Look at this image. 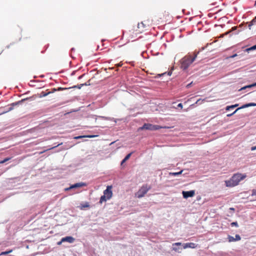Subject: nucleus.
I'll use <instances>...</instances> for the list:
<instances>
[{
	"label": "nucleus",
	"mask_w": 256,
	"mask_h": 256,
	"mask_svg": "<svg viewBox=\"0 0 256 256\" xmlns=\"http://www.w3.org/2000/svg\"><path fill=\"white\" fill-rule=\"evenodd\" d=\"M246 176V174L236 173L234 174L229 180H226L225 184L227 187H234L238 184L239 182L244 179Z\"/></svg>",
	"instance_id": "1"
},
{
	"label": "nucleus",
	"mask_w": 256,
	"mask_h": 256,
	"mask_svg": "<svg viewBox=\"0 0 256 256\" xmlns=\"http://www.w3.org/2000/svg\"><path fill=\"white\" fill-rule=\"evenodd\" d=\"M197 54H195L194 56L187 55L181 60V68L184 70L186 69L195 60L197 56Z\"/></svg>",
	"instance_id": "2"
},
{
	"label": "nucleus",
	"mask_w": 256,
	"mask_h": 256,
	"mask_svg": "<svg viewBox=\"0 0 256 256\" xmlns=\"http://www.w3.org/2000/svg\"><path fill=\"white\" fill-rule=\"evenodd\" d=\"M150 188L151 187L147 184L143 185L136 194V196L138 198H142Z\"/></svg>",
	"instance_id": "3"
},
{
	"label": "nucleus",
	"mask_w": 256,
	"mask_h": 256,
	"mask_svg": "<svg viewBox=\"0 0 256 256\" xmlns=\"http://www.w3.org/2000/svg\"><path fill=\"white\" fill-rule=\"evenodd\" d=\"M112 186H107L106 189L104 191V194L108 199H110L112 196Z\"/></svg>",
	"instance_id": "4"
},
{
	"label": "nucleus",
	"mask_w": 256,
	"mask_h": 256,
	"mask_svg": "<svg viewBox=\"0 0 256 256\" xmlns=\"http://www.w3.org/2000/svg\"><path fill=\"white\" fill-rule=\"evenodd\" d=\"M183 197L184 198H187L189 197H192L195 194V191L194 190L190 191H183L182 192Z\"/></svg>",
	"instance_id": "5"
},
{
	"label": "nucleus",
	"mask_w": 256,
	"mask_h": 256,
	"mask_svg": "<svg viewBox=\"0 0 256 256\" xmlns=\"http://www.w3.org/2000/svg\"><path fill=\"white\" fill-rule=\"evenodd\" d=\"M148 25L144 24V22H141L140 23H138V32L142 33L144 30H146Z\"/></svg>",
	"instance_id": "6"
},
{
	"label": "nucleus",
	"mask_w": 256,
	"mask_h": 256,
	"mask_svg": "<svg viewBox=\"0 0 256 256\" xmlns=\"http://www.w3.org/2000/svg\"><path fill=\"white\" fill-rule=\"evenodd\" d=\"M86 186V184L84 182L76 183L72 185L70 187L66 188V190H70L72 188H80V187L84 186Z\"/></svg>",
	"instance_id": "7"
},
{
	"label": "nucleus",
	"mask_w": 256,
	"mask_h": 256,
	"mask_svg": "<svg viewBox=\"0 0 256 256\" xmlns=\"http://www.w3.org/2000/svg\"><path fill=\"white\" fill-rule=\"evenodd\" d=\"M184 248L186 249L187 248H194L196 247L197 245L193 242H188L184 244L183 245Z\"/></svg>",
	"instance_id": "8"
},
{
	"label": "nucleus",
	"mask_w": 256,
	"mask_h": 256,
	"mask_svg": "<svg viewBox=\"0 0 256 256\" xmlns=\"http://www.w3.org/2000/svg\"><path fill=\"white\" fill-rule=\"evenodd\" d=\"M74 240L75 239L71 236H68L62 238V242H66L69 243H73L74 242Z\"/></svg>",
	"instance_id": "9"
},
{
	"label": "nucleus",
	"mask_w": 256,
	"mask_h": 256,
	"mask_svg": "<svg viewBox=\"0 0 256 256\" xmlns=\"http://www.w3.org/2000/svg\"><path fill=\"white\" fill-rule=\"evenodd\" d=\"M252 106H256V103L250 102V103L245 104L243 105L241 107L238 108L234 112H236L238 110H239L240 109L244 108H248V107Z\"/></svg>",
	"instance_id": "10"
},
{
	"label": "nucleus",
	"mask_w": 256,
	"mask_h": 256,
	"mask_svg": "<svg viewBox=\"0 0 256 256\" xmlns=\"http://www.w3.org/2000/svg\"><path fill=\"white\" fill-rule=\"evenodd\" d=\"M152 124H144L143 126L140 128V130H152Z\"/></svg>",
	"instance_id": "11"
},
{
	"label": "nucleus",
	"mask_w": 256,
	"mask_h": 256,
	"mask_svg": "<svg viewBox=\"0 0 256 256\" xmlns=\"http://www.w3.org/2000/svg\"><path fill=\"white\" fill-rule=\"evenodd\" d=\"M80 210H83L84 208H89L90 204H89L88 202H86L84 204H80Z\"/></svg>",
	"instance_id": "12"
},
{
	"label": "nucleus",
	"mask_w": 256,
	"mask_h": 256,
	"mask_svg": "<svg viewBox=\"0 0 256 256\" xmlns=\"http://www.w3.org/2000/svg\"><path fill=\"white\" fill-rule=\"evenodd\" d=\"M132 153V152H130L124 158L122 161L121 165L123 164L124 162H125L127 160H128L130 158Z\"/></svg>",
	"instance_id": "13"
},
{
	"label": "nucleus",
	"mask_w": 256,
	"mask_h": 256,
	"mask_svg": "<svg viewBox=\"0 0 256 256\" xmlns=\"http://www.w3.org/2000/svg\"><path fill=\"white\" fill-rule=\"evenodd\" d=\"M255 86H256V82H255L253 84H250V85H248V86H244V87L242 88L239 90H245L246 88H250Z\"/></svg>",
	"instance_id": "14"
},
{
	"label": "nucleus",
	"mask_w": 256,
	"mask_h": 256,
	"mask_svg": "<svg viewBox=\"0 0 256 256\" xmlns=\"http://www.w3.org/2000/svg\"><path fill=\"white\" fill-rule=\"evenodd\" d=\"M108 200V199L104 194L100 197L99 202L102 204L104 202H106Z\"/></svg>",
	"instance_id": "15"
},
{
	"label": "nucleus",
	"mask_w": 256,
	"mask_h": 256,
	"mask_svg": "<svg viewBox=\"0 0 256 256\" xmlns=\"http://www.w3.org/2000/svg\"><path fill=\"white\" fill-rule=\"evenodd\" d=\"M62 88V87H60L58 88V89H55V88H54L53 89V91L52 92H56L57 90L58 91H60V90H68V89H69V88Z\"/></svg>",
	"instance_id": "16"
},
{
	"label": "nucleus",
	"mask_w": 256,
	"mask_h": 256,
	"mask_svg": "<svg viewBox=\"0 0 256 256\" xmlns=\"http://www.w3.org/2000/svg\"><path fill=\"white\" fill-rule=\"evenodd\" d=\"M52 92H42L41 93H40V97H44V96H47L49 94L52 93Z\"/></svg>",
	"instance_id": "17"
},
{
	"label": "nucleus",
	"mask_w": 256,
	"mask_h": 256,
	"mask_svg": "<svg viewBox=\"0 0 256 256\" xmlns=\"http://www.w3.org/2000/svg\"><path fill=\"white\" fill-rule=\"evenodd\" d=\"M238 106V104H236L234 105H232V106H227L226 107V110H230V108H234L236 106Z\"/></svg>",
	"instance_id": "18"
},
{
	"label": "nucleus",
	"mask_w": 256,
	"mask_h": 256,
	"mask_svg": "<svg viewBox=\"0 0 256 256\" xmlns=\"http://www.w3.org/2000/svg\"><path fill=\"white\" fill-rule=\"evenodd\" d=\"M182 171L183 170H182L180 172H170V174L171 176H176L181 174L182 173Z\"/></svg>",
	"instance_id": "19"
},
{
	"label": "nucleus",
	"mask_w": 256,
	"mask_h": 256,
	"mask_svg": "<svg viewBox=\"0 0 256 256\" xmlns=\"http://www.w3.org/2000/svg\"><path fill=\"white\" fill-rule=\"evenodd\" d=\"M166 74L168 76H171L172 72H169L168 73L166 72H164V73H162V74H158V77H160L161 76H164V75Z\"/></svg>",
	"instance_id": "20"
},
{
	"label": "nucleus",
	"mask_w": 256,
	"mask_h": 256,
	"mask_svg": "<svg viewBox=\"0 0 256 256\" xmlns=\"http://www.w3.org/2000/svg\"><path fill=\"white\" fill-rule=\"evenodd\" d=\"M152 130H159L160 129V128H162L161 126H158V125H153L152 124Z\"/></svg>",
	"instance_id": "21"
},
{
	"label": "nucleus",
	"mask_w": 256,
	"mask_h": 256,
	"mask_svg": "<svg viewBox=\"0 0 256 256\" xmlns=\"http://www.w3.org/2000/svg\"><path fill=\"white\" fill-rule=\"evenodd\" d=\"M228 238L229 242H232L236 241L235 238L233 236H228Z\"/></svg>",
	"instance_id": "22"
},
{
	"label": "nucleus",
	"mask_w": 256,
	"mask_h": 256,
	"mask_svg": "<svg viewBox=\"0 0 256 256\" xmlns=\"http://www.w3.org/2000/svg\"><path fill=\"white\" fill-rule=\"evenodd\" d=\"M256 23V16L250 22V24L248 25L250 26Z\"/></svg>",
	"instance_id": "23"
},
{
	"label": "nucleus",
	"mask_w": 256,
	"mask_h": 256,
	"mask_svg": "<svg viewBox=\"0 0 256 256\" xmlns=\"http://www.w3.org/2000/svg\"><path fill=\"white\" fill-rule=\"evenodd\" d=\"M256 44L254 46H252V47H250V48H246V50L247 52H248V51H250V50H256Z\"/></svg>",
	"instance_id": "24"
},
{
	"label": "nucleus",
	"mask_w": 256,
	"mask_h": 256,
	"mask_svg": "<svg viewBox=\"0 0 256 256\" xmlns=\"http://www.w3.org/2000/svg\"><path fill=\"white\" fill-rule=\"evenodd\" d=\"M10 158H4V160L0 161V164H4V163L10 160Z\"/></svg>",
	"instance_id": "25"
},
{
	"label": "nucleus",
	"mask_w": 256,
	"mask_h": 256,
	"mask_svg": "<svg viewBox=\"0 0 256 256\" xmlns=\"http://www.w3.org/2000/svg\"><path fill=\"white\" fill-rule=\"evenodd\" d=\"M12 252V250H10L9 251L3 252H1L0 255H6V254H7L11 252Z\"/></svg>",
	"instance_id": "26"
},
{
	"label": "nucleus",
	"mask_w": 256,
	"mask_h": 256,
	"mask_svg": "<svg viewBox=\"0 0 256 256\" xmlns=\"http://www.w3.org/2000/svg\"><path fill=\"white\" fill-rule=\"evenodd\" d=\"M61 144H58L57 146H53V147H52V148H48V150H44V152H42H42H46V150H50L53 149V148H56V147L60 145Z\"/></svg>",
	"instance_id": "27"
},
{
	"label": "nucleus",
	"mask_w": 256,
	"mask_h": 256,
	"mask_svg": "<svg viewBox=\"0 0 256 256\" xmlns=\"http://www.w3.org/2000/svg\"><path fill=\"white\" fill-rule=\"evenodd\" d=\"M235 238L236 241H238V240H240L241 238L238 234H236V238Z\"/></svg>",
	"instance_id": "28"
},
{
	"label": "nucleus",
	"mask_w": 256,
	"mask_h": 256,
	"mask_svg": "<svg viewBox=\"0 0 256 256\" xmlns=\"http://www.w3.org/2000/svg\"><path fill=\"white\" fill-rule=\"evenodd\" d=\"M231 226H236V227H238V222H232V223H231Z\"/></svg>",
	"instance_id": "29"
},
{
	"label": "nucleus",
	"mask_w": 256,
	"mask_h": 256,
	"mask_svg": "<svg viewBox=\"0 0 256 256\" xmlns=\"http://www.w3.org/2000/svg\"><path fill=\"white\" fill-rule=\"evenodd\" d=\"M182 245V243L181 242H176V243H174L172 244V246H181Z\"/></svg>",
	"instance_id": "30"
},
{
	"label": "nucleus",
	"mask_w": 256,
	"mask_h": 256,
	"mask_svg": "<svg viewBox=\"0 0 256 256\" xmlns=\"http://www.w3.org/2000/svg\"><path fill=\"white\" fill-rule=\"evenodd\" d=\"M95 136H96L90 135V136H84L83 137H86V138H94Z\"/></svg>",
	"instance_id": "31"
},
{
	"label": "nucleus",
	"mask_w": 256,
	"mask_h": 256,
	"mask_svg": "<svg viewBox=\"0 0 256 256\" xmlns=\"http://www.w3.org/2000/svg\"><path fill=\"white\" fill-rule=\"evenodd\" d=\"M252 196H256V190H252Z\"/></svg>",
	"instance_id": "32"
},
{
	"label": "nucleus",
	"mask_w": 256,
	"mask_h": 256,
	"mask_svg": "<svg viewBox=\"0 0 256 256\" xmlns=\"http://www.w3.org/2000/svg\"><path fill=\"white\" fill-rule=\"evenodd\" d=\"M122 62H120L117 64H116V67H120V66H122Z\"/></svg>",
	"instance_id": "33"
},
{
	"label": "nucleus",
	"mask_w": 256,
	"mask_h": 256,
	"mask_svg": "<svg viewBox=\"0 0 256 256\" xmlns=\"http://www.w3.org/2000/svg\"><path fill=\"white\" fill-rule=\"evenodd\" d=\"M236 56H237V54H233L232 56H230L229 57V58H234V57H236Z\"/></svg>",
	"instance_id": "34"
},
{
	"label": "nucleus",
	"mask_w": 256,
	"mask_h": 256,
	"mask_svg": "<svg viewBox=\"0 0 256 256\" xmlns=\"http://www.w3.org/2000/svg\"><path fill=\"white\" fill-rule=\"evenodd\" d=\"M178 106L179 107V108H182V104L180 103V104H178Z\"/></svg>",
	"instance_id": "35"
},
{
	"label": "nucleus",
	"mask_w": 256,
	"mask_h": 256,
	"mask_svg": "<svg viewBox=\"0 0 256 256\" xmlns=\"http://www.w3.org/2000/svg\"><path fill=\"white\" fill-rule=\"evenodd\" d=\"M236 112H232V114H227V116L228 117H230V116H231L232 115H233L234 114H235Z\"/></svg>",
	"instance_id": "36"
},
{
	"label": "nucleus",
	"mask_w": 256,
	"mask_h": 256,
	"mask_svg": "<svg viewBox=\"0 0 256 256\" xmlns=\"http://www.w3.org/2000/svg\"><path fill=\"white\" fill-rule=\"evenodd\" d=\"M256 150V146H252V148H251V150Z\"/></svg>",
	"instance_id": "37"
},
{
	"label": "nucleus",
	"mask_w": 256,
	"mask_h": 256,
	"mask_svg": "<svg viewBox=\"0 0 256 256\" xmlns=\"http://www.w3.org/2000/svg\"><path fill=\"white\" fill-rule=\"evenodd\" d=\"M172 250H174L175 252H177L178 250L177 248L173 247Z\"/></svg>",
	"instance_id": "38"
},
{
	"label": "nucleus",
	"mask_w": 256,
	"mask_h": 256,
	"mask_svg": "<svg viewBox=\"0 0 256 256\" xmlns=\"http://www.w3.org/2000/svg\"><path fill=\"white\" fill-rule=\"evenodd\" d=\"M62 242H62V240H61L60 242H58V244H58V245H60V244H62Z\"/></svg>",
	"instance_id": "39"
},
{
	"label": "nucleus",
	"mask_w": 256,
	"mask_h": 256,
	"mask_svg": "<svg viewBox=\"0 0 256 256\" xmlns=\"http://www.w3.org/2000/svg\"><path fill=\"white\" fill-rule=\"evenodd\" d=\"M76 87H77V86H72V88H76Z\"/></svg>",
	"instance_id": "40"
},
{
	"label": "nucleus",
	"mask_w": 256,
	"mask_h": 256,
	"mask_svg": "<svg viewBox=\"0 0 256 256\" xmlns=\"http://www.w3.org/2000/svg\"><path fill=\"white\" fill-rule=\"evenodd\" d=\"M254 6H256V0L255 1Z\"/></svg>",
	"instance_id": "41"
},
{
	"label": "nucleus",
	"mask_w": 256,
	"mask_h": 256,
	"mask_svg": "<svg viewBox=\"0 0 256 256\" xmlns=\"http://www.w3.org/2000/svg\"><path fill=\"white\" fill-rule=\"evenodd\" d=\"M230 210H234V208H230Z\"/></svg>",
	"instance_id": "42"
},
{
	"label": "nucleus",
	"mask_w": 256,
	"mask_h": 256,
	"mask_svg": "<svg viewBox=\"0 0 256 256\" xmlns=\"http://www.w3.org/2000/svg\"><path fill=\"white\" fill-rule=\"evenodd\" d=\"M86 84H81V86H82L86 85Z\"/></svg>",
	"instance_id": "43"
},
{
	"label": "nucleus",
	"mask_w": 256,
	"mask_h": 256,
	"mask_svg": "<svg viewBox=\"0 0 256 256\" xmlns=\"http://www.w3.org/2000/svg\"><path fill=\"white\" fill-rule=\"evenodd\" d=\"M199 100H198V101H196V104H197Z\"/></svg>",
	"instance_id": "44"
},
{
	"label": "nucleus",
	"mask_w": 256,
	"mask_h": 256,
	"mask_svg": "<svg viewBox=\"0 0 256 256\" xmlns=\"http://www.w3.org/2000/svg\"><path fill=\"white\" fill-rule=\"evenodd\" d=\"M81 138V136H78L76 138Z\"/></svg>",
	"instance_id": "45"
},
{
	"label": "nucleus",
	"mask_w": 256,
	"mask_h": 256,
	"mask_svg": "<svg viewBox=\"0 0 256 256\" xmlns=\"http://www.w3.org/2000/svg\"><path fill=\"white\" fill-rule=\"evenodd\" d=\"M25 100V99H23L22 100V101H24Z\"/></svg>",
	"instance_id": "46"
}]
</instances>
